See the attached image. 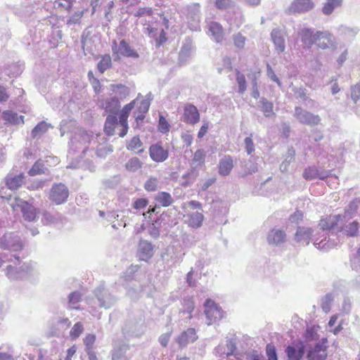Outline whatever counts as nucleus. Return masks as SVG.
<instances>
[{
  "instance_id": "nucleus-36",
  "label": "nucleus",
  "mask_w": 360,
  "mask_h": 360,
  "mask_svg": "<svg viewBox=\"0 0 360 360\" xmlns=\"http://www.w3.org/2000/svg\"><path fill=\"white\" fill-rule=\"evenodd\" d=\"M188 225L194 229L199 228L202 226L204 216L201 212H193L188 214Z\"/></svg>"
},
{
  "instance_id": "nucleus-62",
  "label": "nucleus",
  "mask_w": 360,
  "mask_h": 360,
  "mask_svg": "<svg viewBox=\"0 0 360 360\" xmlns=\"http://www.w3.org/2000/svg\"><path fill=\"white\" fill-rule=\"evenodd\" d=\"M143 145L139 136H134L129 144L127 146L128 150H135L139 148Z\"/></svg>"
},
{
  "instance_id": "nucleus-50",
  "label": "nucleus",
  "mask_w": 360,
  "mask_h": 360,
  "mask_svg": "<svg viewBox=\"0 0 360 360\" xmlns=\"http://www.w3.org/2000/svg\"><path fill=\"white\" fill-rule=\"evenodd\" d=\"M359 32L356 27H349L345 25H340L338 28V32L341 35L347 37H354Z\"/></svg>"
},
{
  "instance_id": "nucleus-39",
  "label": "nucleus",
  "mask_w": 360,
  "mask_h": 360,
  "mask_svg": "<svg viewBox=\"0 0 360 360\" xmlns=\"http://www.w3.org/2000/svg\"><path fill=\"white\" fill-rule=\"evenodd\" d=\"M297 98H300L304 105L307 107H312L314 104V101L309 98L307 95V90L302 88H296L294 90Z\"/></svg>"
},
{
  "instance_id": "nucleus-37",
  "label": "nucleus",
  "mask_w": 360,
  "mask_h": 360,
  "mask_svg": "<svg viewBox=\"0 0 360 360\" xmlns=\"http://www.w3.org/2000/svg\"><path fill=\"white\" fill-rule=\"evenodd\" d=\"M209 31L211 32L215 41L219 43L223 39L222 27L216 22H212L209 26Z\"/></svg>"
},
{
  "instance_id": "nucleus-58",
  "label": "nucleus",
  "mask_w": 360,
  "mask_h": 360,
  "mask_svg": "<svg viewBox=\"0 0 360 360\" xmlns=\"http://www.w3.org/2000/svg\"><path fill=\"white\" fill-rule=\"evenodd\" d=\"M96 341V335L94 334H88L84 339L85 350L94 349V344Z\"/></svg>"
},
{
  "instance_id": "nucleus-63",
  "label": "nucleus",
  "mask_w": 360,
  "mask_h": 360,
  "mask_svg": "<svg viewBox=\"0 0 360 360\" xmlns=\"http://www.w3.org/2000/svg\"><path fill=\"white\" fill-rule=\"evenodd\" d=\"M266 75L271 80L275 82L279 86H281V81L279 80L278 77L276 75L274 71L273 70V69L271 68V65L269 63L266 64Z\"/></svg>"
},
{
  "instance_id": "nucleus-21",
  "label": "nucleus",
  "mask_w": 360,
  "mask_h": 360,
  "mask_svg": "<svg viewBox=\"0 0 360 360\" xmlns=\"http://www.w3.org/2000/svg\"><path fill=\"white\" fill-rule=\"evenodd\" d=\"M259 158L251 156L248 160L242 162V170L240 173V176L241 177H245L248 175L257 172L258 171L257 160Z\"/></svg>"
},
{
  "instance_id": "nucleus-14",
  "label": "nucleus",
  "mask_w": 360,
  "mask_h": 360,
  "mask_svg": "<svg viewBox=\"0 0 360 360\" xmlns=\"http://www.w3.org/2000/svg\"><path fill=\"white\" fill-rule=\"evenodd\" d=\"M321 33L324 34L317 37V41H315L317 47L321 49H335L336 41L333 35L328 31H321Z\"/></svg>"
},
{
  "instance_id": "nucleus-6",
  "label": "nucleus",
  "mask_w": 360,
  "mask_h": 360,
  "mask_svg": "<svg viewBox=\"0 0 360 360\" xmlns=\"http://www.w3.org/2000/svg\"><path fill=\"white\" fill-rule=\"evenodd\" d=\"M69 196L68 187L62 184H53L49 193V199L56 205L65 203Z\"/></svg>"
},
{
  "instance_id": "nucleus-29",
  "label": "nucleus",
  "mask_w": 360,
  "mask_h": 360,
  "mask_svg": "<svg viewBox=\"0 0 360 360\" xmlns=\"http://www.w3.org/2000/svg\"><path fill=\"white\" fill-rule=\"evenodd\" d=\"M359 223L356 221H353L344 226H341L338 231L342 232L343 234L349 237H355L359 233Z\"/></svg>"
},
{
  "instance_id": "nucleus-52",
  "label": "nucleus",
  "mask_w": 360,
  "mask_h": 360,
  "mask_svg": "<svg viewBox=\"0 0 360 360\" xmlns=\"http://www.w3.org/2000/svg\"><path fill=\"white\" fill-rule=\"evenodd\" d=\"M350 266L352 270L360 272V247L356 252L350 257Z\"/></svg>"
},
{
  "instance_id": "nucleus-53",
  "label": "nucleus",
  "mask_w": 360,
  "mask_h": 360,
  "mask_svg": "<svg viewBox=\"0 0 360 360\" xmlns=\"http://www.w3.org/2000/svg\"><path fill=\"white\" fill-rule=\"evenodd\" d=\"M236 81L238 84V93L243 94L247 88L246 80L244 75L236 70Z\"/></svg>"
},
{
  "instance_id": "nucleus-25",
  "label": "nucleus",
  "mask_w": 360,
  "mask_h": 360,
  "mask_svg": "<svg viewBox=\"0 0 360 360\" xmlns=\"http://www.w3.org/2000/svg\"><path fill=\"white\" fill-rule=\"evenodd\" d=\"M23 174L18 175L8 174L5 179L6 186L11 191L18 190L24 182Z\"/></svg>"
},
{
  "instance_id": "nucleus-43",
  "label": "nucleus",
  "mask_w": 360,
  "mask_h": 360,
  "mask_svg": "<svg viewBox=\"0 0 360 360\" xmlns=\"http://www.w3.org/2000/svg\"><path fill=\"white\" fill-rule=\"evenodd\" d=\"M155 200L163 207H168L173 202L171 195L167 192H160L155 197Z\"/></svg>"
},
{
  "instance_id": "nucleus-15",
  "label": "nucleus",
  "mask_w": 360,
  "mask_h": 360,
  "mask_svg": "<svg viewBox=\"0 0 360 360\" xmlns=\"http://www.w3.org/2000/svg\"><path fill=\"white\" fill-rule=\"evenodd\" d=\"M138 255L142 261H148L154 255L153 245L146 240H140L138 246Z\"/></svg>"
},
{
  "instance_id": "nucleus-61",
  "label": "nucleus",
  "mask_w": 360,
  "mask_h": 360,
  "mask_svg": "<svg viewBox=\"0 0 360 360\" xmlns=\"http://www.w3.org/2000/svg\"><path fill=\"white\" fill-rule=\"evenodd\" d=\"M205 158V152L202 149H198L194 153L193 161L200 165L204 162Z\"/></svg>"
},
{
  "instance_id": "nucleus-59",
  "label": "nucleus",
  "mask_w": 360,
  "mask_h": 360,
  "mask_svg": "<svg viewBox=\"0 0 360 360\" xmlns=\"http://www.w3.org/2000/svg\"><path fill=\"white\" fill-rule=\"evenodd\" d=\"M266 353L267 360H278L276 350L275 347L271 344H268L266 347Z\"/></svg>"
},
{
  "instance_id": "nucleus-60",
  "label": "nucleus",
  "mask_w": 360,
  "mask_h": 360,
  "mask_svg": "<svg viewBox=\"0 0 360 360\" xmlns=\"http://www.w3.org/2000/svg\"><path fill=\"white\" fill-rule=\"evenodd\" d=\"M158 128L159 131L163 134L167 133L169 130V124L167 120L161 115L159 117Z\"/></svg>"
},
{
  "instance_id": "nucleus-55",
  "label": "nucleus",
  "mask_w": 360,
  "mask_h": 360,
  "mask_svg": "<svg viewBox=\"0 0 360 360\" xmlns=\"http://www.w3.org/2000/svg\"><path fill=\"white\" fill-rule=\"evenodd\" d=\"M347 283L345 281H339L333 284V292L335 296L338 295L339 292H346L347 291Z\"/></svg>"
},
{
  "instance_id": "nucleus-38",
  "label": "nucleus",
  "mask_w": 360,
  "mask_h": 360,
  "mask_svg": "<svg viewBox=\"0 0 360 360\" xmlns=\"http://www.w3.org/2000/svg\"><path fill=\"white\" fill-rule=\"evenodd\" d=\"M295 156V150L293 148H289L285 155L284 160L280 165V170L282 172H285L288 169V167L292 162L294 161Z\"/></svg>"
},
{
  "instance_id": "nucleus-45",
  "label": "nucleus",
  "mask_w": 360,
  "mask_h": 360,
  "mask_svg": "<svg viewBox=\"0 0 360 360\" xmlns=\"http://www.w3.org/2000/svg\"><path fill=\"white\" fill-rule=\"evenodd\" d=\"M335 297L334 292H328L321 299V307L324 312L327 313L330 310L331 304Z\"/></svg>"
},
{
  "instance_id": "nucleus-1",
  "label": "nucleus",
  "mask_w": 360,
  "mask_h": 360,
  "mask_svg": "<svg viewBox=\"0 0 360 360\" xmlns=\"http://www.w3.org/2000/svg\"><path fill=\"white\" fill-rule=\"evenodd\" d=\"M0 248L18 255L23 250L24 243L16 233L7 232L0 238Z\"/></svg>"
},
{
  "instance_id": "nucleus-31",
  "label": "nucleus",
  "mask_w": 360,
  "mask_h": 360,
  "mask_svg": "<svg viewBox=\"0 0 360 360\" xmlns=\"http://www.w3.org/2000/svg\"><path fill=\"white\" fill-rule=\"evenodd\" d=\"M2 118L4 120L12 124H19L24 123V116L18 115L17 112L5 110L2 112Z\"/></svg>"
},
{
  "instance_id": "nucleus-12",
  "label": "nucleus",
  "mask_w": 360,
  "mask_h": 360,
  "mask_svg": "<svg viewBox=\"0 0 360 360\" xmlns=\"http://www.w3.org/2000/svg\"><path fill=\"white\" fill-rule=\"evenodd\" d=\"M149 155L154 162H162L168 158L169 152L162 146L160 143H156L150 146Z\"/></svg>"
},
{
  "instance_id": "nucleus-9",
  "label": "nucleus",
  "mask_w": 360,
  "mask_h": 360,
  "mask_svg": "<svg viewBox=\"0 0 360 360\" xmlns=\"http://www.w3.org/2000/svg\"><path fill=\"white\" fill-rule=\"evenodd\" d=\"M236 340L233 338L227 339L226 343H221L215 349V353L220 357L225 358L236 354Z\"/></svg>"
},
{
  "instance_id": "nucleus-34",
  "label": "nucleus",
  "mask_w": 360,
  "mask_h": 360,
  "mask_svg": "<svg viewBox=\"0 0 360 360\" xmlns=\"http://www.w3.org/2000/svg\"><path fill=\"white\" fill-rule=\"evenodd\" d=\"M49 127H53L51 124L41 121L38 123L31 131V136L33 139H39L45 134Z\"/></svg>"
},
{
  "instance_id": "nucleus-16",
  "label": "nucleus",
  "mask_w": 360,
  "mask_h": 360,
  "mask_svg": "<svg viewBox=\"0 0 360 360\" xmlns=\"http://www.w3.org/2000/svg\"><path fill=\"white\" fill-rule=\"evenodd\" d=\"M200 120V114L198 108L193 104H188L184 107V121L188 124H195Z\"/></svg>"
},
{
  "instance_id": "nucleus-46",
  "label": "nucleus",
  "mask_w": 360,
  "mask_h": 360,
  "mask_svg": "<svg viewBox=\"0 0 360 360\" xmlns=\"http://www.w3.org/2000/svg\"><path fill=\"white\" fill-rule=\"evenodd\" d=\"M112 66L111 57L106 54L102 56L101 60L97 65L98 70L101 73H103L107 70L110 69Z\"/></svg>"
},
{
  "instance_id": "nucleus-20",
  "label": "nucleus",
  "mask_w": 360,
  "mask_h": 360,
  "mask_svg": "<svg viewBox=\"0 0 360 360\" xmlns=\"http://www.w3.org/2000/svg\"><path fill=\"white\" fill-rule=\"evenodd\" d=\"M314 230L309 227L299 226L295 235V240L303 245H308L313 236Z\"/></svg>"
},
{
  "instance_id": "nucleus-22",
  "label": "nucleus",
  "mask_w": 360,
  "mask_h": 360,
  "mask_svg": "<svg viewBox=\"0 0 360 360\" xmlns=\"http://www.w3.org/2000/svg\"><path fill=\"white\" fill-rule=\"evenodd\" d=\"M341 220L342 217L340 214L330 215L326 219H321L319 224V226L320 229L323 231L335 229H338L339 223H342Z\"/></svg>"
},
{
  "instance_id": "nucleus-64",
  "label": "nucleus",
  "mask_w": 360,
  "mask_h": 360,
  "mask_svg": "<svg viewBox=\"0 0 360 360\" xmlns=\"http://www.w3.org/2000/svg\"><path fill=\"white\" fill-rule=\"evenodd\" d=\"M351 98L354 103H356V101L360 98V84H356V85L352 86Z\"/></svg>"
},
{
  "instance_id": "nucleus-54",
  "label": "nucleus",
  "mask_w": 360,
  "mask_h": 360,
  "mask_svg": "<svg viewBox=\"0 0 360 360\" xmlns=\"http://www.w3.org/2000/svg\"><path fill=\"white\" fill-rule=\"evenodd\" d=\"M83 330V324L81 322H77L72 328L70 335L72 340H75L82 333Z\"/></svg>"
},
{
  "instance_id": "nucleus-13",
  "label": "nucleus",
  "mask_w": 360,
  "mask_h": 360,
  "mask_svg": "<svg viewBox=\"0 0 360 360\" xmlns=\"http://www.w3.org/2000/svg\"><path fill=\"white\" fill-rule=\"evenodd\" d=\"M129 348V345L123 341L115 342L111 354L112 360H129V357L127 356Z\"/></svg>"
},
{
  "instance_id": "nucleus-11",
  "label": "nucleus",
  "mask_w": 360,
  "mask_h": 360,
  "mask_svg": "<svg viewBox=\"0 0 360 360\" xmlns=\"http://www.w3.org/2000/svg\"><path fill=\"white\" fill-rule=\"evenodd\" d=\"M311 0H294L288 8L289 14L308 12L314 8Z\"/></svg>"
},
{
  "instance_id": "nucleus-48",
  "label": "nucleus",
  "mask_w": 360,
  "mask_h": 360,
  "mask_svg": "<svg viewBox=\"0 0 360 360\" xmlns=\"http://www.w3.org/2000/svg\"><path fill=\"white\" fill-rule=\"evenodd\" d=\"M160 219L155 220L148 228L149 235L154 239H157L160 236Z\"/></svg>"
},
{
  "instance_id": "nucleus-32",
  "label": "nucleus",
  "mask_w": 360,
  "mask_h": 360,
  "mask_svg": "<svg viewBox=\"0 0 360 360\" xmlns=\"http://www.w3.org/2000/svg\"><path fill=\"white\" fill-rule=\"evenodd\" d=\"M359 202L357 200V199H355L349 202L345 209L344 214H340L342 217V223L346 221L347 219H352L358 210Z\"/></svg>"
},
{
  "instance_id": "nucleus-40",
  "label": "nucleus",
  "mask_w": 360,
  "mask_h": 360,
  "mask_svg": "<svg viewBox=\"0 0 360 360\" xmlns=\"http://www.w3.org/2000/svg\"><path fill=\"white\" fill-rule=\"evenodd\" d=\"M259 102L261 103V110L263 112L265 117H269L275 115L273 111L274 104L272 102L269 101L265 98H262Z\"/></svg>"
},
{
  "instance_id": "nucleus-42",
  "label": "nucleus",
  "mask_w": 360,
  "mask_h": 360,
  "mask_svg": "<svg viewBox=\"0 0 360 360\" xmlns=\"http://www.w3.org/2000/svg\"><path fill=\"white\" fill-rule=\"evenodd\" d=\"M342 2V0H327L323 6L322 12L325 15H330L335 8L341 6Z\"/></svg>"
},
{
  "instance_id": "nucleus-35",
  "label": "nucleus",
  "mask_w": 360,
  "mask_h": 360,
  "mask_svg": "<svg viewBox=\"0 0 360 360\" xmlns=\"http://www.w3.org/2000/svg\"><path fill=\"white\" fill-rule=\"evenodd\" d=\"M139 96H140V94H139L138 97L136 99L133 100L129 103L125 105L123 107V108L120 110V116H119V122H122V123L128 122L129 115L131 111L132 110V109L134 108L136 101L139 98Z\"/></svg>"
},
{
  "instance_id": "nucleus-49",
  "label": "nucleus",
  "mask_w": 360,
  "mask_h": 360,
  "mask_svg": "<svg viewBox=\"0 0 360 360\" xmlns=\"http://www.w3.org/2000/svg\"><path fill=\"white\" fill-rule=\"evenodd\" d=\"M317 174L318 168L315 166H309L304 169L302 177L307 181H310L316 179Z\"/></svg>"
},
{
  "instance_id": "nucleus-18",
  "label": "nucleus",
  "mask_w": 360,
  "mask_h": 360,
  "mask_svg": "<svg viewBox=\"0 0 360 360\" xmlns=\"http://www.w3.org/2000/svg\"><path fill=\"white\" fill-rule=\"evenodd\" d=\"M271 40L276 47V49L281 53L285 50V34L282 30L274 28L271 32Z\"/></svg>"
},
{
  "instance_id": "nucleus-23",
  "label": "nucleus",
  "mask_w": 360,
  "mask_h": 360,
  "mask_svg": "<svg viewBox=\"0 0 360 360\" xmlns=\"http://www.w3.org/2000/svg\"><path fill=\"white\" fill-rule=\"evenodd\" d=\"M198 339L195 330L194 328H190L184 331L176 339L179 347H186L189 343H193Z\"/></svg>"
},
{
  "instance_id": "nucleus-26",
  "label": "nucleus",
  "mask_w": 360,
  "mask_h": 360,
  "mask_svg": "<svg viewBox=\"0 0 360 360\" xmlns=\"http://www.w3.org/2000/svg\"><path fill=\"white\" fill-rule=\"evenodd\" d=\"M102 107L105 112H110L113 115L117 114L120 108V102L116 97L107 98L103 103Z\"/></svg>"
},
{
  "instance_id": "nucleus-2",
  "label": "nucleus",
  "mask_w": 360,
  "mask_h": 360,
  "mask_svg": "<svg viewBox=\"0 0 360 360\" xmlns=\"http://www.w3.org/2000/svg\"><path fill=\"white\" fill-rule=\"evenodd\" d=\"M144 332V322L140 317L127 319L122 327V333L125 338H139Z\"/></svg>"
},
{
  "instance_id": "nucleus-8",
  "label": "nucleus",
  "mask_w": 360,
  "mask_h": 360,
  "mask_svg": "<svg viewBox=\"0 0 360 360\" xmlns=\"http://www.w3.org/2000/svg\"><path fill=\"white\" fill-rule=\"evenodd\" d=\"M112 51L114 54L120 55L127 58H139V55L132 49L125 39H122L117 46V41L114 40L112 44Z\"/></svg>"
},
{
  "instance_id": "nucleus-10",
  "label": "nucleus",
  "mask_w": 360,
  "mask_h": 360,
  "mask_svg": "<svg viewBox=\"0 0 360 360\" xmlns=\"http://www.w3.org/2000/svg\"><path fill=\"white\" fill-rule=\"evenodd\" d=\"M323 34L321 31L314 32L311 28H302L298 31V35L301 37V41L307 49H310L315 41H317V37Z\"/></svg>"
},
{
  "instance_id": "nucleus-7",
  "label": "nucleus",
  "mask_w": 360,
  "mask_h": 360,
  "mask_svg": "<svg viewBox=\"0 0 360 360\" xmlns=\"http://www.w3.org/2000/svg\"><path fill=\"white\" fill-rule=\"evenodd\" d=\"M205 314L207 320V325L220 320L223 316L221 308L212 300H207L205 302Z\"/></svg>"
},
{
  "instance_id": "nucleus-47",
  "label": "nucleus",
  "mask_w": 360,
  "mask_h": 360,
  "mask_svg": "<svg viewBox=\"0 0 360 360\" xmlns=\"http://www.w3.org/2000/svg\"><path fill=\"white\" fill-rule=\"evenodd\" d=\"M184 309L180 311V313H187L189 314L188 319H192L191 313L195 308V304L191 297H187L183 300Z\"/></svg>"
},
{
  "instance_id": "nucleus-3",
  "label": "nucleus",
  "mask_w": 360,
  "mask_h": 360,
  "mask_svg": "<svg viewBox=\"0 0 360 360\" xmlns=\"http://www.w3.org/2000/svg\"><path fill=\"white\" fill-rule=\"evenodd\" d=\"M293 116L302 124L309 127L319 125L321 119L319 115L314 114L300 106H295Z\"/></svg>"
},
{
  "instance_id": "nucleus-27",
  "label": "nucleus",
  "mask_w": 360,
  "mask_h": 360,
  "mask_svg": "<svg viewBox=\"0 0 360 360\" xmlns=\"http://www.w3.org/2000/svg\"><path fill=\"white\" fill-rule=\"evenodd\" d=\"M120 124L117 115H109L107 116L104 124V131L108 136H113L115 133V128Z\"/></svg>"
},
{
  "instance_id": "nucleus-51",
  "label": "nucleus",
  "mask_w": 360,
  "mask_h": 360,
  "mask_svg": "<svg viewBox=\"0 0 360 360\" xmlns=\"http://www.w3.org/2000/svg\"><path fill=\"white\" fill-rule=\"evenodd\" d=\"M81 300V295L78 292H72L68 296V307L70 309H77V304Z\"/></svg>"
},
{
  "instance_id": "nucleus-30",
  "label": "nucleus",
  "mask_w": 360,
  "mask_h": 360,
  "mask_svg": "<svg viewBox=\"0 0 360 360\" xmlns=\"http://www.w3.org/2000/svg\"><path fill=\"white\" fill-rule=\"evenodd\" d=\"M21 202V211L25 219L29 221H34L37 217L35 208L27 202L22 201Z\"/></svg>"
},
{
  "instance_id": "nucleus-28",
  "label": "nucleus",
  "mask_w": 360,
  "mask_h": 360,
  "mask_svg": "<svg viewBox=\"0 0 360 360\" xmlns=\"http://www.w3.org/2000/svg\"><path fill=\"white\" fill-rule=\"evenodd\" d=\"M233 167V160L231 156H225L220 160L219 163V173L222 176H227L230 174Z\"/></svg>"
},
{
  "instance_id": "nucleus-44",
  "label": "nucleus",
  "mask_w": 360,
  "mask_h": 360,
  "mask_svg": "<svg viewBox=\"0 0 360 360\" xmlns=\"http://www.w3.org/2000/svg\"><path fill=\"white\" fill-rule=\"evenodd\" d=\"M46 167L42 160H37L29 170L28 174L31 176L44 174L46 170Z\"/></svg>"
},
{
  "instance_id": "nucleus-5",
  "label": "nucleus",
  "mask_w": 360,
  "mask_h": 360,
  "mask_svg": "<svg viewBox=\"0 0 360 360\" xmlns=\"http://www.w3.org/2000/svg\"><path fill=\"white\" fill-rule=\"evenodd\" d=\"M18 264H8L6 266V276L10 280H22L27 277L28 274L32 271V266L30 264L23 263L19 266H17Z\"/></svg>"
},
{
  "instance_id": "nucleus-56",
  "label": "nucleus",
  "mask_w": 360,
  "mask_h": 360,
  "mask_svg": "<svg viewBox=\"0 0 360 360\" xmlns=\"http://www.w3.org/2000/svg\"><path fill=\"white\" fill-rule=\"evenodd\" d=\"M158 180L156 177H150L144 184V188L148 191H155L158 188Z\"/></svg>"
},
{
  "instance_id": "nucleus-24",
  "label": "nucleus",
  "mask_w": 360,
  "mask_h": 360,
  "mask_svg": "<svg viewBox=\"0 0 360 360\" xmlns=\"http://www.w3.org/2000/svg\"><path fill=\"white\" fill-rule=\"evenodd\" d=\"M150 105V102L148 99H143L140 103L139 106L134 112V116L137 125L143 123L146 114L148 112Z\"/></svg>"
},
{
  "instance_id": "nucleus-19",
  "label": "nucleus",
  "mask_w": 360,
  "mask_h": 360,
  "mask_svg": "<svg viewBox=\"0 0 360 360\" xmlns=\"http://www.w3.org/2000/svg\"><path fill=\"white\" fill-rule=\"evenodd\" d=\"M326 347L323 343L318 342L309 349L307 358L308 360H326Z\"/></svg>"
},
{
  "instance_id": "nucleus-57",
  "label": "nucleus",
  "mask_w": 360,
  "mask_h": 360,
  "mask_svg": "<svg viewBox=\"0 0 360 360\" xmlns=\"http://www.w3.org/2000/svg\"><path fill=\"white\" fill-rule=\"evenodd\" d=\"M215 6L219 10H226L233 6L232 0H216Z\"/></svg>"
},
{
  "instance_id": "nucleus-17",
  "label": "nucleus",
  "mask_w": 360,
  "mask_h": 360,
  "mask_svg": "<svg viewBox=\"0 0 360 360\" xmlns=\"http://www.w3.org/2000/svg\"><path fill=\"white\" fill-rule=\"evenodd\" d=\"M266 238L269 245L279 246L285 242L286 234L283 230L274 229L269 232Z\"/></svg>"
},
{
  "instance_id": "nucleus-4",
  "label": "nucleus",
  "mask_w": 360,
  "mask_h": 360,
  "mask_svg": "<svg viewBox=\"0 0 360 360\" xmlns=\"http://www.w3.org/2000/svg\"><path fill=\"white\" fill-rule=\"evenodd\" d=\"M94 294L98 302V306L101 308L109 309L117 301V297L112 295L103 285L97 287L94 290Z\"/></svg>"
},
{
  "instance_id": "nucleus-33",
  "label": "nucleus",
  "mask_w": 360,
  "mask_h": 360,
  "mask_svg": "<svg viewBox=\"0 0 360 360\" xmlns=\"http://www.w3.org/2000/svg\"><path fill=\"white\" fill-rule=\"evenodd\" d=\"M285 352L289 360H300L304 354V347L302 345L297 348L288 346Z\"/></svg>"
},
{
  "instance_id": "nucleus-41",
  "label": "nucleus",
  "mask_w": 360,
  "mask_h": 360,
  "mask_svg": "<svg viewBox=\"0 0 360 360\" xmlns=\"http://www.w3.org/2000/svg\"><path fill=\"white\" fill-rule=\"evenodd\" d=\"M143 162L136 157L130 158L125 164V169L129 172H136L142 167Z\"/></svg>"
}]
</instances>
